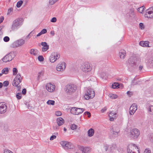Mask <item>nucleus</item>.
<instances>
[{"label":"nucleus","mask_w":153,"mask_h":153,"mask_svg":"<svg viewBox=\"0 0 153 153\" xmlns=\"http://www.w3.org/2000/svg\"><path fill=\"white\" fill-rule=\"evenodd\" d=\"M140 59L137 56H133L128 60L127 65L129 70L131 71L137 68L140 63Z\"/></svg>","instance_id":"obj_1"},{"label":"nucleus","mask_w":153,"mask_h":153,"mask_svg":"<svg viewBox=\"0 0 153 153\" xmlns=\"http://www.w3.org/2000/svg\"><path fill=\"white\" fill-rule=\"evenodd\" d=\"M95 93L92 89L89 88L88 89L86 92L85 94L84 98L86 100L93 98L95 96Z\"/></svg>","instance_id":"obj_2"},{"label":"nucleus","mask_w":153,"mask_h":153,"mask_svg":"<svg viewBox=\"0 0 153 153\" xmlns=\"http://www.w3.org/2000/svg\"><path fill=\"white\" fill-rule=\"evenodd\" d=\"M76 89V86L74 85H66L65 88V91L68 94H70L75 92Z\"/></svg>","instance_id":"obj_3"},{"label":"nucleus","mask_w":153,"mask_h":153,"mask_svg":"<svg viewBox=\"0 0 153 153\" xmlns=\"http://www.w3.org/2000/svg\"><path fill=\"white\" fill-rule=\"evenodd\" d=\"M80 68L83 72L86 73L90 71L92 69L90 64L87 62H85L82 65Z\"/></svg>","instance_id":"obj_4"},{"label":"nucleus","mask_w":153,"mask_h":153,"mask_svg":"<svg viewBox=\"0 0 153 153\" xmlns=\"http://www.w3.org/2000/svg\"><path fill=\"white\" fill-rule=\"evenodd\" d=\"M84 111L83 108H79L73 107L71 108L70 110V113L75 115H79L82 113Z\"/></svg>","instance_id":"obj_5"},{"label":"nucleus","mask_w":153,"mask_h":153,"mask_svg":"<svg viewBox=\"0 0 153 153\" xmlns=\"http://www.w3.org/2000/svg\"><path fill=\"white\" fill-rule=\"evenodd\" d=\"M21 20L22 19L18 18L13 21L11 27L12 30H14L17 29L18 28V27L22 25V22Z\"/></svg>","instance_id":"obj_6"},{"label":"nucleus","mask_w":153,"mask_h":153,"mask_svg":"<svg viewBox=\"0 0 153 153\" xmlns=\"http://www.w3.org/2000/svg\"><path fill=\"white\" fill-rule=\"evenodd\" d=\"M25 42L24 40L20 39L14 42L11 45V47L13 48L18 47L22 45Z\"/></svg>","instance_id":"obj_7"},{"label":"nucleus","mask_w":153,"mask_h":153,"mask_svg":"<svg viewBox=\"0 0 153 153\" xmlns=\"http://www.w3.org/2000/svg\"><path fill=\"white\" fill-rule=\"evenodd\" d=\"M22 79V78L20 74L19 73L14 79L13 82V85L15 86H17L21 82Z\"/></svg>","instance_id":"obj_8"},{"label":"nucleus","mask_w":153,"mask_h":153,"mask_svg":"<svg viewBox=\"0 0 153 153\" xmlns=\"http://www.w3.org/2000/svg\"><path fill=\"white\" fill-rule=\"evenodd\" d=\"M131 137L134 139L137 138L140 135L139 130L137 128H134L131 131Z\"/></svg>","instance_id":"obj_9"},{"label":"nucleus","mask_w":153,"mask_h":153,"mask_svg":"<svg viewBox=\"0 0 153 153\" xmlns=\"http://www.w3.org/2000/svg\"><path fill=\"white\" fill-rule=\"evenodd\" d=\"M59 54L56 52L52 53L50 57V61L51 62H54L56 59L59 58Z\"/></svg>","instance_id":"obj_10"},{"label":"nucleus","mask_w":153,"mask_h":153,"mask_svg":"<svg viewBox=\"0 0 153 153\" xmlns=\"http://www.w3.org/2000/svg\"><path fill=\"white\" fill-rule=\"evenodd\" d=\"M138 149V147L136 146L135 144L131 143L129 144L127 147V151L128 153H131V152L134 150V149Z\"/></svg>","instance_id":"obj_11"},{"label":"nucleus","mask_w":153,"mask_h":153,"mask_svg":"<svg viewBox=\"0 0 153 153\" xmlns=\"http://www.w3.org/2000/svg\"><path fill=\"white\" fill-rule=\"evenodd\" d=\"M7 110V107L4 102L0 103V114L4 113Z\"/></svg>","instance_id":"obj_12"},{"label":"nucleus","mask_w":153,"mask_h":153,"mask_svg":"<svg viewBox=\"0 0 153 153\" xmlns=\"http://www.w3.org/2000/svg\"><path fill=\"white\" fill-rule=\"evenodd\" d=\"M46 89L50 92H53L55 89V86L54 85L51 83L47 84L46 86Z\"/></svg>","instance_id":"obj_13"},{"label":"nucleus","mask_w":153,"mask_h":153,"mask_svg":"<svg viewBox=\"0 0 153 153\" xmlns=\"http://www.w3.org/2000/svg\"><path fill=\"white\" fill-rule=\"evenodd\" d=\"M66 66V64L64 62H63L61 63H59L57 66L56 70L58 71H61L62 69V70H64Z\"/></svg>","instance_id":"obj_14"},{"label":"nucleus","mask_w":153,"mask_h":153,"mask_svg":"<svg viewBox=\"0 0 153 153\" xmlns=\"http://www.w3.org/2000/svg\"><path fill=\"white\" fill-rule=\"evenodd\" d=\"M137 107L135 104H133L130 108V114L131 115H133L135 111L137 109Z\"/></svg>","instance_id":"obj_15"},{"label":"nucleus","mask_w":153,"mask_h":153,"mask_svg":"<svg viewBox=\"0 0 153 153\" xmlns=\"http://www.w3.org/2000/svg\"><path fill=\"white\" fill-rule=\"evenodd\" d=\"M1 60H2L3 62H7L11 61L12 59L11 56H10L9 54H8L2 58Z\"/></svg>","instance_id":"obj_16"},{"label":"nucleus","mask_w":153,"mask_h":153,"mask_svg":"<svg viewBox=\"0 0 153 153\" xmlns=\"http://www.w3.org/2000/svg\"><path fill=\"white\" fill-rule=\"evenodd\" d=\"M41 45L43 46L42 48V51H46L49 49V45L47 42H42L41 43Z\"/></svg>","instance_id":"obj_17"},{"label":"nucleus","mask_w":153,"mask_h":153,"mask_svg":"<svg viewBox=\"0 0 153 153\" xmlns=\"http://www.w3.org/2000/svg\"><path fill=\"white\" fill-rule=\"evenodd\" d=\"M120 86H121L122 88L123 87V84L118 82H115L112 84L111 87L115 89L120 88Z\"/></svg>","instance_id":"obj_18"},{"label":"nucleus","mask_w":153,"mask_h":153,"mask_svg":"<svg viewBox=\"0 0 153 153\" xmlns=\"http://www.w3.org/2000/svg\"><path fill=\"white\" fill-rule=\"evenodd\" d=\"M126 55V53L124 49H122L119 52V56L120 58L121 59H124Z\"/></svg>","instance_id":"obj_19"},{"label":"nucleus","mask_w":153,"mask_h":153,"mask_svg":"<svg viewBox=\"0 0 153 153\" xmlns=\"http://www.w3.org/2000/svg\"><path fill=\"white\" fill-rule=\"evenodd\" d=\"M149 42L148 41H141L139 43V45L142 47H149Z\"/></svg>","instance_id":"obj_20"},{"label":"nucleus","mask_w":153,"mask_h":153,"mask_svg":"<svg viewBox=\"0 0 153 153\" xmlns=\"http://www.w3.org/2000/svg\"><path fill=\"white\" fill-rule=\"evenodd\" d=\"M146 13L145 14V16L146 17L148 18H153V14L152 15H151L152 14V12L150 10H148L146 11Z\"/></svg>","instance_id":"obj_21"},{"label":"nucleus","mask_w":153,"mask_h":153,"mask_svg":"<svg viewBox=\"0 0 153 153\" xmlns=\"http://www.w3.org/2000/svg\"><path fill=\"white\" fill-rule=\"evenodd\" d=\"M57 123L59 126L62 125L64 123V119L62 117H59L57 118Z\"/></svg>","instance_id":"obj_22"},{"label":"nucleus","mask_w":153,"mask_h":153,"mask_svg":"<svg viewBox=\"0 0 153 153\" xmlns=\"http://www.w3.org/2000/svg\"><path fill=\"white\" fill-rule=\"evenodd\" d=\"M66 146H67L66 148H65V150H69L70 149H73L74 148V145L71 143L68 142Z\"/></svg>","instance_id":"obj_23"},{"label":"nucleus","mask_w":153,"mask_h":153,"mask_svg":"<svg viewBox=\"0 0 153 153\" xmlns=\"http://www.w3.org/2000/svg\"><path fill=\"white\" fill-rule=\"evenodd\" d=\"M94 129L91 128L88 131V136L89 137L92 136L94 134Z\"/></svg>","instance_id":"obj_24"},{"label":"nucleus","mask_w":153,"mask_h":153,"mask_svg":"<svg viewBox=\"0 0 153 153\" xmlns=\"http://www.w3.org/2000/svg\"><path fill=\"white\" fill-rule=\"evenodd\" d=\"M38 51L37 49H32L30 50V53L31 54H33L34 56H36L38 53Z\"/></svg>","instance_id":"obj_25"},{"label":"nucleus","mask_w":153,"mask_h":153,"mask_svg":"<svg viewBox=\"0 0 153 153\" xmlns=\"http://www.w3.org/2000/svg\"><path fill=\"white\" fill-rule=\"evenodd\" d=\"M68 142L63 141L60 142V144L62 146L63 148L65 149V148H66L67 147L66 144H67Z\"/></svg>","instance_id":"obj_26"},{"label":"nucleus","mask_w":153,"mask_h":153,"mask_svg":"<svg viewBox=\"0 0 153 153\" xmlns=\"http://www.w3.org/2000/svg\"><path fill=\"white\" fill-rule=\"evenodd\" d=\"M148 110L149 111V113L150 114H153V106H149L148 108Z\"/></svg>","instance_id":"obj_27"},{"label":"nucleus","mask_w":153,"mask_h":153,"mask_svg":"<svg viewBox=\"0 0 153 153\" xmlns=\"http://www.w3.org/2000/svg\"><path fill=\"white\" fill-rule=\"evenodd\" d=\"M8 71L9 70L7 68H3L2 71V73L6 74L8 73Z\"/></svg>","instance_id":"obj_28"},{"label":"nucleus","mask_w":153,"mask_h":153,"mask_svg":"<svg viewBox=\"0 0 153 153\" xmlns=\"http://www.w3.org/2000/svg\"><path fill=\"white\" fill-rule=\"evenodd\" d=\"M111 133H113V135H117L120 132V130H118V131H115L114 130L113 128H112L111 129Z\"/></svg>","instance_id":"obj_29"},{"label":"nucleus","mask_w":153,"mask_h":153,"mask_svg":"<svg viewBox=\"0 0 153 153\" xmlns=\"http://www.w3.org/2000/svg\"><path fill=\"white\" fill-rule=\"evenodd\" d=\"M55 102L54 100H49L47 102V103L49 105H54L55 104Z\"/></svg>","instance_id":"obj_30"},{"label":"nucleus","mask_w":153,"mask_h":153,"mask_svg":"<svg viewBox=\"0 0 153 153\" xmlns=\"http://www.w3.org/2000/svg\"><path fill=\"white\" fill-rule=\"evenodd\" d=\"M16 52L14 51L8 53L10 54V56H11L12 59H13L16 56Z\"/></svg>","instance_id":"obj_31"},{"label":"nucleus","mask_w":153,"mask_h":153,"mask_svg":"<svg viewBox=\"0 0 153 153\" xmlns=\"http://www.w3.org/2000/svg\"><path fill=\"white\" fill-rule=\"evenodd\" d=\"M145 8V7L144 6H143L138 8L137 9V10L138 11H139L140 13H142Z\"/></svg>","instance_id":"obj_32"},{"label":"nucleus","mask_w":153,"mask_h":153,"mask_svg":"<svg viewBox=\"0 0 153 153\" xmlns=\"http://www.w3.org/2000/svg\"><path fill=\"white\" fill-rule=\"evenodd\" d=\"M149 138L151 142H153V133H151L149 134Z\"/></svg>","instance_id":"obj_33"},{"label":"nucleus","mask_w":153,"mask_h":153,"mask_svg":"<svg viewBox=\"0 0 153 153\" xmlns=\"http://www.w3.org/2000/svg\"><path fill=\"white\" fill-rule=\"evenodd\" d=\"M23 1L22 0H20L19 1H18L16 4V7L18 8L20 7L21 5H22V3H23Z\"/></svg>","instance_id":"obj_34"},{"label":"nucleus","mask_w":153,"mask_h":153,"mask_svg":"<svg viewBox=\"0 0 153 153\" xmlns=\"http://www.w3.org/2000/svg\"><path fill=\"white\" fill-rule=\"evenodd\" d=\"M89 150V148L88 147H85L84 148V149L82 152V153H88Z\"/></svg>","instance_id":"obj_35"},{"label":"nucleus","mask_w":153,"mask_h":153,"mask_svg":"<svg viewBox=\"0 0 153 153\" xmlns=\"http://www.w3.org/2000/svg\"><path fill=\"white\" fill-rule=\"evenodd\" d=\"M16 97L18 100L21 99L22 98V95L20 93H17L16 95Z\"/></svg>","instance_id":"obj_36"},{"label":"nucleus","mask_w":153,"mask_h":153,"mask_svg":"<svg viewBox=\"0 0 153 153\" xmlns=\"http://www.w3.org/2000/svg\"><path fill=\"white\" fill-rule=\"evenodd\" d=\"M77 127V126L74 124H71V128L72 130H74L76 129Z\"/></svg>","instance_id":"obj_37"},{"label":"nucleus","mask_w":153,"mask_h":153,"mask_svg":"<svg viewBox=\"0 0 153 153\" xmlns=\"http://www.w3.org/2000/svg\"><path fill=\"white\" fill-rule=\"evenodd\" d=\"M13 75H16L18 73L17 69L15 68H13Z\"/></svg>","instance_id":"obj_38"},{"label":"nucleus","mask_w":153,"mask_h":153,"mask_svg":"<svg viewBox=\"0 0 153 153\" xmlns=\"http://www.w3.org/2000/svg\"><path fill=\"white\" fill-rule=\"evenodd\" d=\"M112 117H110V120L111 121H113L114 119L116 118L117 117V114L116 113H114L113 114Z\"/></svg>","instance_id":"obj_39"},{"label":"nucleus","mask_w":153,"mask_h":153,"mask_svg":"<svg viewBox=\"0 0 153 153\" xmlns=\"http://www.w3.org/2000/svg\"><path fill=\"white\" fill-rule=\"evenodd\" d=\"M130 13H127V16H128V15L130 17H132V16H133L134 15V11L133 10H130Z\"/></svg>","instance_id":"obj_40"},{"label":"nucleus","mask_w":153,"mask_h":153,"mask_svg":"<svg viewBox=\"0 0 153 153\" xmlns=\"http://www.w3.org/2000/svg\"><path fill=\"white\" fill-rule=\"evenodd\" d=\"M38 60L41 62L43 61L44 60V58L42 55L39 56L38 57Z\"/></svg>","instance_id":"obj_41"},{"label":"nucleus","mask_w":153,"mask_h":153,"mask_svg":"<svg viewBox=\"0 0 153 153\" xmlns=\"http://www.w3.org/2000/svg\"><path fill=\"white\" fill-rule=\"evenodd\" d=\"M44 74L43 72L42 71L38 73V77L37 79L38 80H39V79L40 77L41 76H43Z\"/></svg>","instance_id":"obj_42"},{"label":"nucleus","mask_w":153,"mask_h":153,"mask_svg":"<svg viewBox=\"0 0 153 153\" xmlns=\"http://www.w3.org/2000/svg\"><path fill=\"white\" fill-rule=\"evenodd\" d=\"M84 115H88V117L89 118L91 117V113L88 111H87L84 112Z\"/></svg>","instance_id":"obj_43"},{"label":"nucleus","mask_w":153,"mask_h":153,"mask_svg":"<svg viewBox=\"0 0 153 153\" xmlns=\"http://www.w3.org/2000/svg\"><path fill=\"white\" fill-rule=\"evenodd\" d=\"M110 97L112 99H115L117 98L118 96L116 94H112Z\"/></svg>","instance_id":"obj_44"},{"label":"nucleus","mask_w":153,"mask_h":153,"mask_svg":"<svg viewBox=\"0 0 153 153\" xmlns=\"http://www.w3.org/2000/svg\"><path fill=\"white\" fill-rule=\"evenodd\" d=\"M3 40L4 42H7L9 41L10 38L7 36H6L4 37Z\"/></svg>","instance_id":"obj_45"},{"label":"nucleus","mask_w":153,"mask_h":153,"mask_svg":"<svg viewBox=\"0 0 153 153\" xmlns=\"http://www.w3.org/2000/svg\"><path fill=\"white\" fill-rule=\"evenodd\" d=\"M55 115L57 116H59L62 115V113L59 111H56L55 112Z\"/></svg>","instance_id":"obj_46"},{"label":"nucleus","mask_w":153,"mask_h":153,"mask_svg":"<svg viewBox=\"0 0 153 153\" xmlns=\"http://www.w3.org/2000/svg\"><path fill=\"white\" fill-rule=\"evenodd\" d=\"M9 84V82L7 81H5L3 82V85L4 87L7 86Z\"/></svg>","instance_id":"obj_47"},{"label":"nucleus","mask_w":153,"mask_h":153,"mask_svg":"<svg viewBox=\"0 0 153 153\" xmlns=\"http://www.w3.org/2000/svg\"><path fill=\"white\" fill-rule=\"evenodd\" d=\"M116 147V146L115 144H113L110 147V149L111 151H112L114 149H115Z\"/></svg>","instance_id":"obj_48"},{"label":"nucleus","mask_w":153,"mask_h":153,"mask_svg":"<svg viewBox=\"0 0 153 153\" xmlns=\"http://www.w3.org/2000/svg\"><path fill=\"white\" fill-rule=\"evenodd\" d=\"M26 92H27V90L26 88H24L22 89V94L23 95H25L26 94Z\"/></svg>","instance_id":"obj_49"},{"label":"nucleus","mask_w":153,"mask_h":153,"mask_svg":"<svg viewBox=\"0 0 153 153\" xmlns=\"http://www.w3.org/2000/svg\"><path fill=\"white\" fill-rule=\"evenodd\" d=\"M139 27L141 29H144V27L143 23H140L139 24Z\"/></svg>","instance_id":"obj_50"},{"label":"nucleus","mask_w":153,"mask_h":153,"mask_svg":"<svg viewBox=\"0 0 153 153\" xmlns=\"http://www.w3.org/2000/svg\"><path fill=\"white\" fill-rule=\"evenodd\" d=\"M40 32L42 34L46 33L47 32V30L46 29H43Z\"/></svg>","instance_id":"obj_51"},{"label":"nucleus","mask_w":153,"mask_h":153,"mask_svg":"<svg viewBox=\"0 0 153 153\" xmlns=\"http://www.w3.org/2000/svg\"><path fill=\"white\" fill-rule=\"evenodd\" d=\"M56 21V17H53L51 20V22H55Z\"/></svg>","instance_id":"obj_52"},{"label":"nucleus","mask_w":153,"mask_h":153,"mask_svg":"<svg viewBox=\"0 0 153 153\" xmlns=\"http://www.w3.org/2000/svg\"><path fill=\"white\" fill-rule=\"evenodd\" d=\"M106 74H105V73H101L100 75H101V77L102 78V79L104 78H105V76H106Z\"/></svg>","instance_id":"obj_53"},{"label":"nucleus","mask_w":153,"mask_h":153,"mask_svg":"<svg viewBox=\"0 0 153 153\" xmlns=\"http://www.w3.org/2000/svg\"><path fill=\"white\" fill-rule=\"evenodd\" d=\"M13 8H10L8 10V12L7 13V15H9L10 13L11 12L13 11Z\"/></svg>","instance_id":"obj_54"},{"label":"nucleus","mask_w":153,"mask_h":153,"mask_svg":"<svg viewBox=\"0 0 153 153\" xmlns=\"http://www.w3.org/2000/svg\"><path fill=\"white\" fill-rule=\"evenodd\" d=\"M78 149H79V150H80L82 151V152L84 149V147L83 146H78Z\"/></svg>","instance_id":"obj_55"},{"label":"nucleus","mask_w":153,"mask_h":153,"mask_svg":"<svg viewBox=\"0 0 153 153\" xmlns=\"http://www.w3.org/2000/svg\"><path fill=\"white\" fill-rule=\"evenodd\" d=\"M56 138V136L54 135H52L50 138V140H53Z\"/></svg>","instance_id":"obj_56"},{"label":"nucleus","mask_w":153,"mask_h":153,"mask_svg":"<svg viewBox=\"0 0 153 153\" xmlns=\"http://www.w3.org/2000/svg\"><path fill=\"white\" fill-rule=\"evenodd\" d=\"M109 146L106 145L103 147V148L106 151H107L108 149Z\"/></svg>","instance_id":"obj_57"},{"label":"nucleus","mask_w":153,"mask_h":153,"mask_svg":"<svg viewBox=\"0 0 153 153\" xmlns=\"http://www.w3.org/2000/svg\"><path fill=\"white\" fill-rule=\"evenodd\" d=\"M127 94L130 97L132 95V92L130 91H128L127 92Z\"/></svg>","instance_id":"obj_58"},{"label":"nucleus","mask_w":153,"mask_h":153,"mask_svg":"<svg viewBox=\"0 0 153 153\" xmlns=\"http://www.w3.org/2000/svg\"><path fill=\"white\" fill-rule=\"evenodd\" d=\"M151 151L150 150L146 149L144 151V153H151Z\"/></svg>","instance_id":"obj_59"},{"label":"nucleus","mask_w":153,"mask_h":153,"mask_svg":"<svg viewBox=\"0 0 153 153\" xmlns=\"http://www.w3.org/2000/svg\"><path fill=\"white\" fill-rule=\"evenodd\" d=\"M4 17L3 16H1L0 18V24L4 20Z\"/></svg>","instance_id":"obj_60"},{"label":"nucleus","mask_w":153,"mask_h":153,"mask_svg":"<svg viewBox=\"0 0 153 153\" xmlns=\"http://www.w3.org/2000/svg\"><path fill=\"white\" fill-rule=\"evenodd\" d=\"M114 113L113 112H111L109 113L108 116L110 119V117H112L113 114H114Z\"/></svg>","instance_id":"obj_61"},{"label":"nucleus","mask_w":153,"mask_h":153,"mask_svg":"<svg viewBox=\"0 0 153 153\" xmlns=\"http://www.w3.org/2000/svg\"><path fill=\"white\" fill-rule=\"evenodd\" d=\"M107 110V108L106 107H105L103 108L101 110V111L102 113L104 112Z\"/></svg>","instance_id":"obj_62"},{"label":"nucleus","mask_w":153,"mask_h":153,"mask_svg":"<svg viewBox=\"0 0 153 153\" xmlns=\"http://www.w3.org/2000/svg\"><path fill=\"white\" fill-rule=\"evenodd\" d=\"M143 68V65H140L139 68V69L140 71H141L142 70Z\"/></svg>","instance_id":"obj_63"},{"label":"nucleus","mask_w":153,"mask_h":153,"mask_svg":"<svg viewBox=\"0 0 153 153\" xmlns=\"http://www.w3.org/2000/svg\"><path fill=\"white\" fill-rule=\"evenodd\" d=\"M148 10H149L150 11H152V14H153V7L149 8L148 9Z\"/></svg>","instance_id":"obj_64"}]
</instances>
